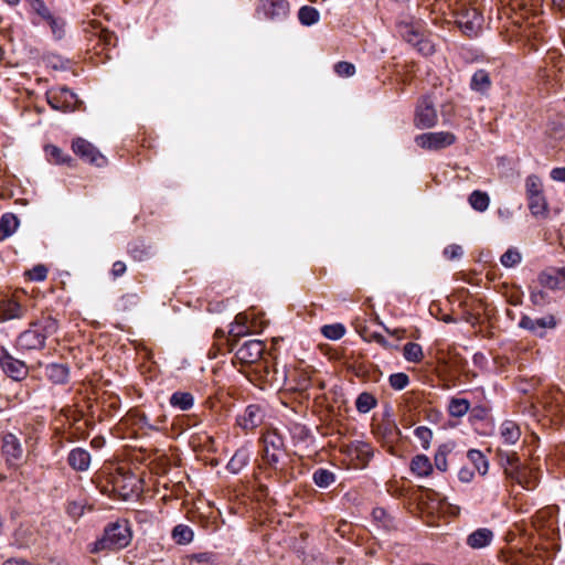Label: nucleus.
<instances>
[{
  "label": "nucleus",
  "mask_w": 565,
  "mask_h": 565,
  "mask_svg": "<svg viewBox=\"0 0 565 565\" xmlns=\"http://www.w3.org/2000/svg\"><path fill=\"white\" fill-rule=\"evenodd\" d=\"M58 330V321L51 317L44 316L29 324L17 340V344L21 350H42L49 337L54 335Z\"/></svg>",
  "instance_id": "f257e3e1"
},
{
  "label": "nucleus",
  "mask_w": 565,
  "mask_h": 565,
  "mask_svg": "<svg viewBox=\"0 0 565 565\" xmlns=\"http://www.w3.org/2000/svg\"><path fill=\"white\" fill-rule=\"evenodd\" d=\"M132 540V531L127 520H117L109 523L103 536L89 545L90 553L114 551L127 547Z\"/></svg>",
  "instance_id": "f03ea898"
},
{
  "label": "nucleus",
  "mask_w": 565,
  "mask_h": 565,
  "mask_svg": "<svg viewBox=\"0 0 565 565\" xmlns=\"http://www.w3.org/2000/svg\"><path fill=\"white\" fill-rule=\"evenodd\" d=\"M262 459L274 470H281L287 452L284 438L276 430H269L262 436Z\"/></svg>",
  "instance_id": "7ed1b4c3"
},
{
  "label": "nucleus",
  "mask_w": 565,
  "mask_h": 565,
  "mask_svg": "<svg viewBox=\"0 0 565 565\" xmlns=\"http://www.w3.org/2000/svg\"><path fill=\"white\" fill-rule=\"evenodd\" d=\"M107 483L111 486V492L122 500H128L140 491L139 478L122 468H117L115 472L109 473Z\"/></svg>",
  "instance_id": "20e7f679"
},
{
  "label": "nucleus",
  "mask_w": 565,
  "mask_h": 565,
  "mask_svg": "<svg viewBox=\"0 0 565 565\" xmlns=\"http://www.w3.org/2000/svg\"><path fill=\"white\" fill-rule=\"evenodd\" d=\"M266 345L260 340L246 341L235 353V361L241 365H250L252 369L264 360Z\"/></svg>",
  "instance_id": "39448f33"
},
{
  "label": "nucleus",
  "mask_w": 565,
  "mask_h": 565,
  "mask_svg": "<svg viewBox=\"0 0 565 565\" xmlns=\"http://www.w3.org/2000/svg\"><path fill=\"white\" fill-rule=\"evenodd\" d=\"M290 9L287 0H259L256 14L270 21H282L289 15Z\"/></svg>",
  "instance_id": "423d86ee"
},
{
  "label": "nucleus",
  "mask_w": 565,
  "mask_h": 565,
  "mask_svg": "<svg viewBox=\"0 0 565 565\" xmlns=\"http://www.w3.org/2000/svg\"><path fill=\"white\" fill-rule=\"evenodd\" d=\"M46 100L55 110H74L78 99L74 92L67 87L51 88L46 92Z\"/></svg>",
  "instance_id": "0eeeda50"
},
{
  "label": "nucleus",
  "mask_w": 565,
  "mask_h": 565,
  "mask_svg": "<svg viewBox=\"0 0 565 565\" xmlns=\"http://www.w3.org/2000/svg\"><path fill=\"white\" fill-rule=\"evenodd\" d=\"M456 136L448 131L426 132L416 136L415 142L418 147L427 150H439L451 146Z\"/></svg>",
  "instance_id": "6e6552de"
},
{
  "label": "nucleus",
  "mask_w": 565,
  "mask_h": 565,
  "mask_svg": "<svg viewBox=\"0 0 565 565\" xmlns=\"http://www.w3.org/2000/svg\"><path fill=\"white\" fill-rule=\"evenodd\" d=\"M252 371L255 374L256 380L264 385L280 386L286 379L285 372H279L275 365L271 366L267 359H264L260 363L256 364Z\"/></svg>",
  "instance_id": "1a4fd4ad"
},
{
  "label": "nucleus",
  "mask_w": 565,
  "mask_h": 565,
  "mask_svg": "<svg viewBox=\"0 0 565 565\" xmlns=\"http://www.w3.org/2000/svg\"><path fill=\"white\" fill-rule=\"evenodd\" d=\"M438 116L429 97H423L416 107L414 124L417 128H431L437 124Z\"/></svg>",
  "instance_id": "9d476101"
},
{
  "label": "nucleus",
  "mask_w": 565,
  "mask_h": 565,
  "mask_svg": "<svg viewBox=\"0 0 565 565\" xmlns=\"http://www.w3.org/2000/svg\"><path fill=\"white\" fill-rule=\"evenodd\" d=\"M72 149L84 161L93 166L103 167L107 162L106 158L99 152V150L83 138L75 139L72 143Z\"/></svg>",
  "instance_id": "9b49d317"
},
{
  "label": "nucleus",
  "mask_w": 565,
  "mask_h": 565,
  "mask_svg": "<svg viewBox=\"0 0 565 565\" xmlns=\"http://www.w3.org/2000/svg\"><path fill=\"white\" fill-rule=\"evenodd\" d=\"M265 414L259 405H248L242 414L236 417V424L245 431L254 430L263 424Z\"/></svg>",
  "instance_id": "f8f14e48"
},
{
  "label": "nucleus",
  "mask_w": 565,
  "mask_h": 565,
  "mask_svg": "<svg viewBox=\"0 0 565 565\" xmlns=\"http://www.w3.org/2000/svg\"><path fill=\"white\" fill-rule=\"evenodd\" d=\"M557 322L553 315L532 319L529 316H523L519 322L520 328L531 331L532 333L543 337L546 329H554Z\"/></svg>",
  "instance_id": "ddd939ff"
},
{
  "label": "nucleus",
  "mask_w": 565,
  "mask_h": 565,
  "mask_svg": "<svg viewBox=\"0 0 565 565\" xmlns=\"http://www.w3.org/2000/svg\"><path fill=\"white\" fill-rule=\"evenodd\" d=\"M537 280L544 288L565 290V266L548 268L539 274Z\"/></svg>",
  "instance_id": "4468645a"
},
{
  "label": "nucleus",
  "mask_w": 565,
  "mask_h": 565,
  "mask_svg": "<svg viewBox=\"0 0 565 565\" xmlns=\"http://www.w3.org/2000/svg\"><path fill=\"white\" fill-rule=\"evenodd\" d=\"M483 18L477 9H469L460 14L458 25L469 36L477 34L482 24Z\"/></svg>",
  "instance_id": "2eb2a0df"
},
{
  "label": "nucleus",
  "mask_w": 565,
  "mask_h": 565,
  "mask_svg": "<svg viewBox=\"0 0 565 565\" xmlns=\"http://www.w3.org/2000/svg\"><path fill=\"white\" fill-rule=\"evenodd\" d=\"M2 452L6 460L10 465H14L21 460L23 449L18 438L12 434H7L3 437Z\"/></svg>",
  "instance_id": "dca6fc26"
},
{
  "label": "nucleus",
  "mask_w": 565,
  "mask_h": 565,
  "mask_svg": "<svg viewBox=\"0 0 565 565\" xmlns=\"http://www.w3.org/2000/svg\"><path fill=\"white\" fill-rule=\"evenodd\" d=\"M544 407L552 416L565 417V394L556 390L544 399Z\"/></svg>",
  "instance_id": "f3484780"
},
{
  "label": "nucleus",
  "mask_w": 565,
  "mask_h": 565,
  "mask_svg": "<svg viewBox=\"0 0 565 565\" xmlns=\"http://www.w3.org/2000/svg\"><path fill=\"white\" fill-rule=\"evenodd\" d=\"M349 455L358 461L360 467H365L373 457V448L364 441H354L349 446Z\"/></svg>",
  "instance_id": "a211bd4d"
},
{
  "label": "nucleus",
  "mask_w": 565,
  "mask_h": 565,
  "mask_svg": "<svg viewBox=\"0 0 565 565\" xmlns=\"http://www.w3.org/2000/svg\"><path fill=\"white\" fill-rule=\"evenodd\" d=\"M90 454L88 450L77 447L70 451L67 457L68 465L76 471H86L90 465Z\"/></svg>",
  "instance_id": "6ab92c4d"
},
{
  "label": "nucleus",
  "mask_w": 565,
  "mask_h": 565,
  "mask_svg": "<svg viewBox=\"0 0 565 565\" xmlns=\"http://www.w3.org/2000/svg\"><path fill=\"white\" fill-rule=\"evenodd\" d=\"M401 36L409 44L416 47L418 42L426 34L418 23L402 22L398 24Z\"/></svg>",
  "instance_id": "aec40b11"
},
{
  "label": "nucleus",
  "mask_w": 565,
  "mask_h": 565,
  "mask_svg": "<svg viewBox=\"0 0 565 565\" xmlns=\"http://www.w3.org/2000/svg\"><path fill=\"white\" fill-rule=\"evenodd\" d=\"M401 36L409 44L416 47L418 42L426 34L418 23L402 22L398 24Z\"/></svg>",
  "instance_id": "412c9836"
},
{
  "label": "nucleus",
  "mask_w": 565,
  "mask_h": 565,
  "mask_svg": "<svg viewBox=\"0 0 565 565\" xmlns=\"http://www.w3.org/2000/svg\"><path fill=\"white\" fill-rule=\"evenodd\" d=\"M25 308H23L18 301L13 299H7L0 301V319L11 320L20 319L24 317Z\"/></svg>",
  "instance_id": "4be33fe9"
},
{
  "label": "nucleus",
  "mask_w": 565,
  "mask_h": 565,
  "mask_svg": "<svg viewBox=\"0 0 565 565\" xmlns=\"http://www.w3.org/2000/svg\"><path fill=\"white\" fill-rule=\"evenodd\" d=\"M250 460V449L247 446L238 448L227 463V469L232 473H238Z\"/></svg>",
  "instance_id": "5701e85b"
},
{
  "label": "nucleus",
  "mask_w": 565,
  "mask_h": 565,
  "mask_svg": "<svg viewBox=\"0 0 565 565\" xmlns=\"http://www.w3.org/2000/svg\"><path fill=\"white\" fill-rule=\"evenodd\" d=\"M531 214L535 217L546 218L550 214V206L544 193L526 199Z\"/></svg>",
  "instance_id": "b1692460"
},
{
  "label": "nucleus",
  "mask_w": 565,
  "mask_h": 565,
  "mask_svg": "<svg viewBox=\"0 0 565 565\" xmlns=\"http://www.w3.org/2000/svg\"><path fill=\"white\" fill-rule=\"evenodd\" d=\"M493 539V533L489 529H478L467 537V545L471 548H482L488 546Z\"/></svg>",
  "instance_id": "393cba45"
},
{
  "label": "nucleus",
  "mask_w": 565,
  "mask_h": 565,
  "mask_svg": "<svg viewBox=\"0 0 565 565\" xmlns=\"http://www.w3.org/2000/svg\"><path fill=\"white\" fill-rule=\"evenodd\" d=\"M45 374L55 384H64L68 381L70 370L65 364L52 363L45 369Z\"/></svg>",
  "instance_id": "a878e982"
},
{
  "label": "nucleus",
  "mask_w": 565,
  "mask_h": 565,
  "mask_svg": "<svg viewBox=\"0 0 565 565\" xmlns=\"http://www.w3.org/2000/svg\"><path fill=\"white\" fill-rule=\"evenodd\" d=\"M434 466L426 455H416L411 461V470L418 477H428Z\"/></svg>",
  "instance_id": "bb28decb"
},
{
  "label": "nucleus",
  "mask_w": 565,
  "mask_h": 565,
  "mask_svg": "<svg viewBox=\"0 0 565 565\" xmlns=\"http://www.w3.org/2000/svg\"><path fill=\"white\" fill-rule=\"evenodd\" d=\"M491 84L492 83L489 73L484 70H478L472 75L470 87L472 90L484 94L490 89Z\"/></svg>",
  "instance_id": "cd10ccee"
},
{
  "label": "nucleus",
  "mask_w": 565,
  "mask_h": 565,
  "mask_svg": "<svg viewBox=\"0 0 565 565\" xmlns=\"http://www.w3.org/2000/svg\"><path fill=\"white\" fill-rule=\"evenodd\" d=\"M170 405L180 411H189L194 405V397L189 392H174L170 397Z\"/></svg>",
  "instance_id": "c85d7f7f"
},
{
  "label": "nucleus",
  "mask_w": 565,
  "mask_h": 565,
  "mask_svg": "<svg viewBox=\"0 0 565 565\" xmlns=\"http://www.w3.org/2000/svg\"><path fill=\"white\" fill-rule=\"evenodd\" d=\"M2 369L14 380H20L25 374L24 363L13 359L12 356L7 358V360L3 361Z\"/></svg>",
  "instance_id": "c756f323"
},
{
  "label": "nucleus",
  "mask_w": 565,
  "mask_h": 565,
  "mask_svg": "<svg viewBox=\"0 0 565 565\" xmlns=\"http://www.w3.org/2000/svg\"><path fill=\"white\" fill-rule=\"evenodd\" d=\"M171 536L177 544L186 545L193 541L194 533L189 525L178 524L173 527Z\"/></svg>",
  "instance_id": "7c9ffc66"
},
{
  "label": "nucleus",
  "mask_w": 565,
  "mask_h": 565,
  "mask_svg": "<svg viewBox=\"0 0 565 565\" xmlns=\"http://www.w3.org/2000/svg\"><path fill=\"white\" fill-rule=\"evenodd\" d=\"M42 22L46 23L51 32L56 40H61L65 35V21L61 17L54 15L52 12L49 15H45Z\"/></svg>",
  "instance_id": "2f4dec72"
},
{
  "label": "nucleus",
  "mask_w": 565,
  "mask_h": 565,
  "mask_svg": "<svg viewBox=\"0 0 565 565\" xmlns=\"http://www.w3.org/2000/svg\"><path fill=\"white\" fill-rule=\"evenodd\" d=\"M470 409V402L467 398L452 397L449 401L447 411L451 417H462Z\"/></svg>",
  "instance_id": "473e14b6"
},
{
  "label": "nucleus",
  "mask_w": 565,
  "mask_h": 565,
  "mask_svg": "<svg viewBox=\"0 0 565 565\" xmlns=\"http://www.w3.org/2000/svg\"><path fill=\"white\" fill-rule=\"evenodd\" d=\"M467 458L473 465L475 470L478 471L481 476H484L488 472L489 462L480 450L470 449L467 452Z\"/></svg>",
  "instance_id": "72a5a7b5"
},
{
  "label": "nucleus",
  "mask_w": 565,
  "mask_h": 565,
  "mask_svg": "<svg viewBox=\"0 0 565 565\" xmlns=\"http://www.w3.org/2000/svg\"><path fill=\"white\" fill-rule=\"evenodd\" d=\"M525 198L537 196L544 193V184L542 179L536 174H530L525 179Z\"/></svg>",
  "instance_id": "f704fd0d"
},
{
  "label": "nucleus",
  "mask_w": 565,
  "mask_h": 565,
  "mask_svg": "<svg viewBox=\"0 0 565 565\" xmlns=\"http://www.w3.org/2000/svg\"><path fill=\"white\" fill-rule=\"evenodd\" d=\"M403 356L407 362L420 363L424 359L422 345L415 342H407L403 348Z\"/></svg>",
  "instance_id": "c9c22d12"
},
{
  "label": "nucleus",
  "mask_w": 565,
  "mask_h": 565,
  "mask_svg": "<svg viewBox=\"0 0 565 565\" xmlns=\"http://www.w3.org/2000/svg\"><path fill=\"white\" fill-rule=\"evenodd\" d=\"M501 436L505 443L513 445L519 440L521 431L514 422L505 420L501 426Z\"/></svg>",
  "instance_id": "e433bc0d"
},
{
  "label": "nucleus",
  "mask_w": 565,
  "mask_h": 565,
  "mask_svg": "<svg viewBox=\"0 0 565 565\" xmlns=\"http://www.w3.org/2000/svg\"><path fill=\"white\" fill-rule=\"evenodd\" d=\"M469 204L478 212H484L490 203L489 195L486 192L476 190L469 195Z\"/></svg>",
  "instance_id": "4c0bfd02"
},
{
  "label": "nucleus",
  "mask_w": 565,
  "mask_h": 565,
  "mask_svg": "<svg viewBox=\"0 0 565 565\" xmlns=\"http://www.w3.org/2000/svg\"><path fill=\"white\" fill-rule=\"evenodd\" d=\"M315 484L319 488H328L335 481V475L324 468L317 469L312 475Z\"/></svg>",
  "instance_id": "58836bf2"
},
{
  "label": "nucleus",
  "mask_w": 565,
  "mask_h": 565,
  "mask_svg": "<svg viewBox=\"0 0 565 565\" xmlns=\"http://www.w3.org/2000/svg\"><path fill=\"white\" fill-rule=\"evenodd\" d=\"M377 433L390 441H394L401 438L402 433L397 425L392 420L383 422L377 426Z\"/></svg>",
  "instance_id": "ea45409f"
},
{
  "label": "nucleus",
  "mask_w": 565,
  "mask_h": 565,
  "mask_svg": "<svg viewBox=\"0 0 565 565\" xmlns=\"http://www.w3.org/2000/svg\"><path fill=\"white\" fill-rule=\"evenodd\" d=\"M377 404L376 398L367 392L361 393L356 401H355V407L360 413H369L371 409H373Z\"/></svg>",
  "instance_id": "a19ab883"
},
{
  "label": "nucleus",
  "mask_w": 565,
  "mask_h": 565,
  "mask_svg": "<svg viewBox=\"0 0 565 565\" xmlns=\"http://www.w3.org/2000/svg\"><path fill=\"white\" fill-rule=\"evenodd\" d=\"M19 225V220L11 213L4 214L0 220V232H2V238L13 234Z\"/></svg>",
  "instance_id": "79ce46f5"
},
{
  "label": "nucleus",
  "mask_w": 565,
  "mask_h": 565,
  "mask_svg": "<svg viewBox=\"0 0 565 565\" xmlns=\"http://www.w3.org/2000/svg\"><path fill=\"white\" fill-rule=\"evenodd\" d=\"M319 12L316 8L303 6L298 12V19L303 25H312L319 21Z\"/></svg>",
  "instance_id": "37998d69"
},
{
  "label": "nucleus",
  "mask_w": 565,
  "mask_h": 565,
  "mask_svg": "<svg viewBox=\"0 0 565 565\" xmlns=\"http://www.w3.org/2000/svg\"><path fill=\"white\" fill-rule=\"evenodd\" d=\"M450 451L451 448L445 444L440 445L435 454L434 465L441 472H445L448 469L447 456Z\"/></svg>",
  "instance_id": "c03bdc74"
},
{
  "label": "nucleus",
  "mask_w": 565,
  "mask_h": 565,
  "mask_svg": "<svg viewBox=\"0 0 565 565\" xmlns=\"http://www.w3.org/2000/svg\"><path fill=\"white\" fill-rule=\"evenodd\" d=\"M46 154L49 156L50 160L53 161L56 164L67 163L71 164L73 159L65 154L62 149H60L56 146H47L45 148Z\"/></svg>",
  "instance_id": "a18cd8bd"
},
{
  "label": "nucleus",
  "mask_w": 565,
  "mask_h": 565,
  "mask_svg": "<svg viewBox=\"0 0 565 565\" xmlns=\"http://www.w3.org/2000/svg\"><path fill=\"white\" fill-rule=\"evenodd\" d=\"M522 260V255L515 247H510L500 258L502 266L505 268L514 267Z\"/></svg>",
  "instance_id": "49530a36"
},
{
  "label": "nucleus",
  "mask_w": 565,
  "mask_h": 565,
  "mask_svg": "<svg viewBox=\"0 0 565 565\" xmlns=\"http://www.w3.org/2000/svg\"><path fill=\"white\" fill-rule=\"evenodd\" d=\"M321 333L330 340H339L345 333V328L341 323L326 324L321 328Z\"/></svg>",
  "instance_id": "de8ad7c7"
},
{
  "label": "nucleus",
  "mask_w": 565,
  "mask_h": 565,
  "mask_svg": "<svg viewBox=\"0 0 565 565\" xmlns=\"http://www.w3.org/2000/svg\"><path fill=\"white\" fill-rule=\"evenodd\" d=\"M95 34L98 36V44H103L104 49L115 47L117 44V36L114 32L100 28L95 31Z\"/></svg>",
  "instance_id": "09e8293b"
},
{
  "label": "nucleus",
  "mask_w": 565,
  "mask_h": 565,
  "mask_svg": "<svg viewBox=\"0 0 565 565\" xmlns=\"http://www.w3.org/2000/svg\"><path fill=\"white\" fill-rule=\"evenodd\" d=\"M373 520L382 527L390 529L392 519L383 508H374L372 511Z\"/></svg>",
  "instance_id": "8fccbe9b"
},
{
  "label": "nucleus",
  "mask_w": 565,
  "mask_h": 565,
  "mask_svg": "<svg viewBox=\"0 0 565 565\" xmlns=\"http://www.w3.org/2000/svg\"><path fill=\"white\" fill-rule=\"evenodd\" d=\"M415 436L422 443L424 449H428L433 439V431L426 426H419L415 429Z\"/></svg>",
  "instance_id": "3c124183"
},
{
  "label": "nucleus",
  "mask_w": 565,
  "mask_h": 565,
  "mask_svg": "<svg viewBox=\"0 0 565 565\" xmlns=\"http://www.w3.org/2000/svg\"><path fill=\"white\" fill-rule=\"evenodd\" d=\"M138 423L148 429L151 430H159V425L164 424L167 417L164 415L158 417L156 420V424H151L149 417L145 413H138L137 414Z\"/></svg>",
  "instance_id": "603ef678"
},
{
  "label": "nucleus",
  "mask_w": 565,
  "mask_h": 565,
  "mask_svg": "<svg viewBox=\"0 0 565 565\" xmlns=\"http://www.w3.org/2000/svg\"><path fill=\"white\" fill-rule=\"evenodd\" d=\"M390 385L397 391L405 388L409 383V377L405 373H395L392 374L388 379Z\"/></svg>",
  "instance_id": "864d4df0"
},
{
  "label": "nucleus",
  "mask_w": 565,
  "mask_h": 565,
  "mask_svg": "<svg viewBox=\"0 0 565 565\" xmlns=\"http://www.w3.org/2000/svg\"><path fill=\"white\" fill-rule=\"evenodd\" d=\"M416 49L420 54L429 56L435 52V44L433 43L430 36L425 34L416 45Z\"/></svg>",
  "instance_id": "5fc2aeb1"
},
{
  "label": "nucleus",
  "mask_w": 565,
  "mask_h": 565,
  "mask_svg": "<svg viewBox=\"0 0 565 565\" xmlns=\"http://www.w3.org/2000/svg\"><path fill=\"white\" fill-rule=\"evenodd\" d=\"M334 72L341 77H349L355 73V66L350 62L341 61L334 65Z\"/></svg>",
  "instance_id": "6e6d98bb"
},
{
  "label": "nucleus",
  "mask_w": 565,
  "mask_h": 565,
  "mask_svg": "<svg viewBox=\"0 0 565 565\" xmlns=\"http://www.w3.org/2000/svg\"><path fill=\"white\" fill-rule=\"evenodd\" d=\"M128 252L131 257L138 262L143 260L149 255L147 247L143 244L138 243L131 244Z\"/></svg>",
  "instance_id": "4d7b16f0"
},
{
  "label": "nucleus",
  "mask_w": 565,
  "mask_h": 565,
  "mask_svg": "<svg viewBox=\"0 0 565 565\" xmlns=\"http://www.w3.org/2000/svg\"><path fill=\"white\" fill-rule=\"evenodd\" d=\"M28 276L31 280L43 281L47 276V268L44 265H36L28 271Z\"/></svg>",
  "instance_id": "13d9d810"
},
{
  "label": "nucleus",
  "mask_w": 565,
  "mask_h": 565,
  "mask_svg": "<svg viewBox=\"0 0 565 565\" xmlns=\"http://www.w3.org/2000/svg\"><path fill=\"white\" fill-rule=\"evenodd\" d=\"M530 300L534 306H544L548 301V295L541 289L532 290Z\"/></svg>",
  "instance_id": "bf43d9fd"
},
{
  "label": "nucleus",
  "mask_w": 565,
  "mask_h": 565,
  "mask_svg": "<svg viewBox=\"0 0 565 565\" xmlns=\"http://www.w3.org/2000/svg\"><path fill=\"white\" fill-rule=\"evenodd\" d=\"M462 254H463L462 247H461L460 245H457V244L448 245V246L444 249V256H445L447 259H449V260L457 259V258H459Z\"/></svg>",
  "instance_id": "052dcab7"
},
{
  "label": "nucleus",
  "mask_w": 565,
  "mask_h": 565,
  "mask_svg": "<svg viewBox=\"0 0 565 565\" xmlns=\"http://www.w3.org/2000/svg\"><path fill=\"white\" fill-rule=\"evenodd\" d=\"M66 512L73 519H77L83 515L84 507L76 501H72V502H68V504L66 507Z\"/></svg>",
  "instance_id": "680f3d73"
},
{
  "label": "nucleus",
  "mask_w": 565,
  "mask_h": 565,
  "mask_svg": "<svg viewBox=\"0 0 565 565\" xmlns=\"http://www.w3.org/2000/svg\"><path fill=\"white\" fill-rule=\"evenodd\" d=\"M32 7L41 20L51 13L50 9L45 6L43 0H33Z\"/></svg>",
  "instance_id": "e2e57ef3"
},
{
  "label": "nucleus",
  "mask_w": 565,
  "mask_h": 565,
  "mask_svg": "<svg viewBox=\"0 0 565 565\" xmlns=\"http://www.w3.org/2000/svg\"><path fill=\"white\" fill-rule=\"evenodd\" d=\"M248 332H249V328H242L241 326L239 327L231 326L228 335L231 338V341L236 342L239 338L248 334Z\"/></svg>",
  "instance_id": "0e129e2a"
},
{
  "label": "nucleus",
  "mask_w": 565,
  "mask_h": 565,
  "mask_svg": "<svg viewBox=\"0 0 565 565\" xmlns=\"http://www.w3.org/2000/svg\"><path fill=\"white\" fill-rule=\"evenodd\" d=\"M473 476H475V471L467 468V467H462L459 472H458V478L461 482H470L472 479H473Z\"/></svg>",
  "instance_id": "69168bd1"
},
{
  "label": "nucleus",
  "mask_w": 565,
  "mask_h": 565,
  "mask_svg": "<svg viewBox=\"0 0 565 565\" xmlns=\"http://www.w3.org/2000/svg\"><path fill=\"white\" fill-rule=\"evenodd\" d=\"M550 177L554 181L565 182V167H558V168L552 169Z\"/></svg>",
  "instance_id": "338daca9"
},
{
  "label": "nucleus",
  "mask_w": 565,
  "mask_h": 565,
  "mask_svg": "<svg viewBox=\"0 0 565 565\" xmlns=\"http://www.w3.org/2000/svg\"><path fill=\"white\" fill-rule=\"evenodd\" d=\"M126 271V264L121 260H117L113 264L111 268V275L117 278L125 274Z\"/></svg>",
  "instance_id": "774afa93"
}]
</instances>
